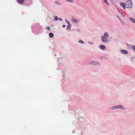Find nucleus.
I'll list each match as a JSON object with an SVG mask.
<instances>
[{"label":"nucleus","mask_w":135,"mask_h":135,"mask_svg":"<svg viewBox=\"0 0 135 135\" xmlns=\"http://www.w3.org/2000/svg\"><path fill=\"white\" fill-rule=\"evenodd\" d=\"M121 51L122 53L124 54H128V53L127 51L124 50H122Z\"/></svg>","instance_id":"obj_5"},{"label":"nucleus","mask_w":135,"mask_h":135,"mask_svg":"<svg viewBox=\"0 0 135 135\" xmlns=\"http://www.w3.org/2000/svg\"><path fill=\"white\" fill-rule=\"evenodd\" d=\"M132 48L135 51V46H132Z\"/></svg>","instance_id":"obj_19"},{"label":"nucleus","mask_w":135,"mask_h":135,"mask_svg":"<svg viewBox=\"0 0 135 135\" xmlns=\"http://www.w3.org/2000/svg\"><path fill=\"white\" fill-rule=\"evenodd\" d=\"M62 27L64 28L65 27V25H63L62 26Z\"/></svg>","instance_id":"obj_22"},{"label":"nucleus","mask_w":135,"mask_h":135,"mask_svg":"<svg viewBox=\"0 0 135 135\" xmlns=\"http://www.w3.org/2000/svg\"><path fill=\"white\" fill-rule=\"evenodd\" d=\"M49 36L50 37V38H52L54 36V35L53 33H50L49 34Z\"/></svg>","instance_id":"obj_9"},{"label":"nucleus","mask_w":135,"mask_h":135,"mask_svg":"<svg viewBox=\"0 0 135 135\" xmlns=\"http://www.w3.org/2000/svg\"><path fill=\"white\" fill-rule=\"evenodd\" d=\"M104 2L105 3H106L108 5H109L108 4V2H107V0H104Z\"/></svg>","instance_id":"obj_16"},{"label":"nucleus","mask_w":135,"mask_h":135,"mask_svg":"<svg viewBox=\"0 0 135 135\" xmlns=\"http://www.w3.org/2000/svg\"><path fill=\"white\" fill-rule=\"evenodd\" d=\"M18 2L20 4H22L25 1V0H17Z\"/></svg>","instance_id":"obj_7"},{"label":"nucleus","mask_w":135,"mask_h":135,"mask_svg":"<svg viewBox=\"0 0 135 135\" xmlns=\"http://www.w3.org/2000/svg\"><path fill=\"white\" fill-rule=\"evenodd\" d=\"M79 43H81L82 44L84 43V42L83 41H82L81 40H79Z\"/></svg>","instance_id":"obj_14"},{"label":"nucleus","mask_w":135,"mask_h":135,"mask_svg":"<svg viewBox=\"0 0 135 135\" xmlns=\"http://www.w3.org/2000/svg\"><path fill=\"white\" fill-rule=\"evenodd\" d=\"M71 20L73 22H75V23H77L79 21V20L76 19L73 17H72Z\"/></svg>","instance_id":"obj_4"},{"label":"nucleus","mask_w":135,"mask_h":135,"mask_svg":"<svg viewBox=\"0 0 135 135\" xmlns=\"http://www.w3.org/2000/svg\"><path fill=\"white\" fill-rule=\"evenodd\" d=\"M126 5L127 8H131L132 6V2L131 1H127L126 3Z\"/></svg>","instance_id":"obj_2"},{"label":"nucleus","mask_w":135,"mask_h":135,"mask_svg":"<svg viewBox=\"0 0 135 135\" xmlns=\"http://www.w3.org/2000/svg\"><path fill=\"white\" fill-rule=\"evenodd\" d=\"M120 6L125 9V4L124 3H122L120 4Z\"/></svg>","instance_id":"obj_6"},{"label":"nucleus","mask_w":135,"mask_h":135,"mask_svg":"<svg viewBox=\"0 0 135 135\" xmlns=\"http://www.w3.org/2000/svg\"><path fill=\"white\" fill-rule=\"evenodd\" d=\"M69 28H70V27H71V25H70V24H68V26Z\"/></svg>","instance_id":"obj_17"},{"label":"nucleus","mask_w":135,"mask_h":135,"mask_svg":"<svg viewBox=\"0 0 135 135\" xmlns=\"http://www.w3.org/2000/svg\"><path fill=\"white\" fill-rule=\"evenodd\" d=\"M129 20L132 21V22L133 23H135V20L133 19L132 18H129Z\"/></svg>","instance_id":"obj_10"},{"label":"nucleus","mask_w":135,"mask_h":135,"mask_svg":"<svg viewBox=\"0 0 135 135\" xmlns=\"http://www.w3.org/2000/svg\"><path fill=\"white\" fill-rule=\"evenodd\" d=\"M46 29H47V30H50V28L49 27V26H48L46 28Z\"/></svg>","instance_id":"obj_18"},{"label":"nucleus","mask_w":135,"mask_h":135,"mask_svg":"<svg viewBox=\"0 0 135 135\" xmlns=\"http://www.w3.org/2000/svg\"><path fill=\"white\" fill-rule=\"evenodd\" d=\"M65 21H66V22L67 23H68V24H70V22L68 20H67V19H66V20H65Z\"/></svg>","instance_id":"obj_13"},{"label":"nucleus","mask_w":135,"mask_h":135,"mask_svg":"<svg viewBox=\"0 0 135 135\" xmlns=\"http://www.w3.org/2000/svg\"><path fill=\"white\" fill-rule=\"evenodd\" d=\"M100 48L102 50L104 49L105 48V46L103 45H101L100 46Z\"/></svg>","instance_id":"obj_8"},{"label":"nucleus","mask_w":135,"mask_h":135,"mask_svg":"<svg viewBox=\"0 0 135 135\" xmlns=\"http://www.w3.org/2000/svg\"><path fill=\"white\" fill-rule=\"evenodd\" d=\"M59 21H62V19L61 18H59Z\"/></svg>","instance_id":"obj_20"},{"label":"nucleus","mask_w":135,"mask_h":135,"mask_svg":"<svg viewBox=\"0 0 135 135\" xmlns=\"http://www.w3.org/2000/svg\"><path fill=\"white\" fill-rule=\"evenodd\" d=\"M55 3H57V4H59L60 3L59 2L56 1L55 2Z\"/></svg>","instance_id":"obj_21"},{"label":"nucleus","mask_w":135,"mask_h":135,"mask_svg":"<svg viewBox=\"0 0 135 135\" xmlns=\"http://www.w3.org/2000/svg\"><path fill=\"white\" fill-rule=\"evenodd\" d=\"M123 106L121 105H117L115 106L112 107V109H116L121 108L123 109Z\"/></svg>","instance_id":"obj_3"},{"label":"nucleus","mask_w":135,"mask_h":135,"mask_svg":"<svg viewBox=\"0 0 135 135\" xmlns=\"http://www.w3.org/2000/svg\"><path fill=\"white\" fill-rule=\"evenodd\" d=\"M67 1L68 2H73V0H67Z\"/></svg>","instance_id":"obj_15"},{"label":"nucleus","mask_w":135,"mask_h":135,"mask_svg":"<svg viewBox=\"0 0 135 135\" xmlns=\"http://www.w3.org/2000/svg\"><path fill=\"white\" fill-rule=\"evenodd\" d=\"M108 37V34L107 32H105L103 36H102V41L104 42H106L108 41L107 39Z\"/></svg>","instance_id":"obj_1"},{"label":"nucleus","mask_w":135,"mask_h":135,"mask_svg":"<svg viewBox=\"0 0 135 135\" xmlns=\"http://www.w3.org/2000/svg\"><path fill=\"white\" fill-rule=\"evenodd\" d=\"M58 19V17L56 16H54V20L55 21H56Z\"/></svg>","instance_id":"obj_11"},{"label":"nucleus","mask_w":135,"mask_h":135,"mask_svg":"<svg viewBox=\"0 0 135 135\" xmlns=\"http://www.w3.org/2000/svg\"><path fill=\"white\" fill-rule=\"evenodd\" d=\"M119 19L121 21V23H122V25H124L125 23H124V22L123 21H122L120 19V18L119 17Z\"/></svg>","instance_id":"obj_12"}]
</instances>
